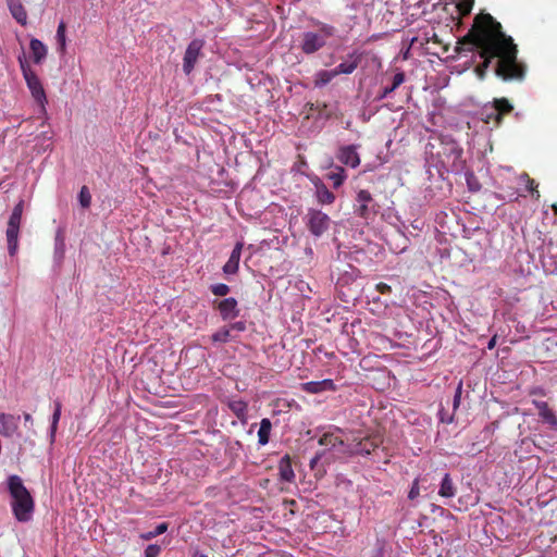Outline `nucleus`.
Here are the masks:
<instances>
[{
  "instance_id": "nucleus-1",
  "label": "nucleus",
  "mask_w": 557,
  "mask_h": 557,
  "mask_svg": "<svg viewBox=\"0 0 557 557\" xmlns=\"http://www.w3.org/2000/svg\"><path fill=\"white\" fill-rule=\"evenodd\" d=\"M459 44L470 46L469 50L478 49L484 59L476 67L483 76L491 61L497 59L495 73L504 81H521L525 74V66L518 61L517 45L510 36L503 32V27L490 13H481L474 17L471 29Z\"/></svg>"
},
{
  "instance_id": "nucleus-2",
  "label": "nucleus",
  "mask_w": 557,
  "mask_h": 557,
  "mask_svg": "<svg viewBox=\"0 0 557 557\" xmlns=\"http://www.w3.org/2000/svg\"><path fill=\"white\" fill-rule=\"evenodd\" d=\"M8 491L12 497L11 507L15 519L20 522H28L32 519L35 503L23 480L16 474L10 475Z\"/></svg>"
},
{
  "instance_id": "nucleus-3",
  "label": "nucleus",
  "mask_w": 557,
  "mask_h": 557,
  "mask_svg": "<svg viewBox=\"0 0 557 557\" xmlns=\"http://www.w3.org/2000/svg\"><path fill=\"white\" fill-rule=\"evenodd\" d=\"M335 33L336 28L333 25L315 21L314 28L299 35L297 48L306 55L314 54L326 47Z\"/></svg>"
},
{
  "instance_id": "nucleus-4",
  "label": "nucleus",
  "mask_w": 557,
  "mask_h": 557,
  "mask_svg": "<svg viewBox=\"0 0 557 557\" xmlns=\"http://www.w3.org/2000/svg\"><path fill=\"white\" fill-rule=\"evenodd\" d=\"M18 63L23 74V77L26 82V85L32 94V97L37 102L40 108V112L42 114L46 113V104H47V96L44 89V86L37 76V74L30 69L29 64L25 59L24 52L18 55Z\"/></svg>"
},
{
  "instance_id": "nucleus-5",
  "label": "nucleus",
  "mask_w": 557,
  "mask_h": 557,
  "mask_svg": "<svg viewBox=\"0 0 557 557\" xmlns=\"http://www.w3.org/2000/svg\"><path fill=\"white\" fill-rule=\"evenodd\" d=\"M513 110L512 104L506 98H495L491 106L485 104L481 112V120L486 123H494L495 126H500L505 115Z\"/></svg>"
},
{
  "instance_id": "nucleus-6",
  "label": "nucleus",
  "mask_w": 557,
  "mask_h": 557,
  "mask_svg": "<svg viewBox=\"0 0 557 557\" xmlns=\"http://www.w3.org/2000/svg\"><path fill=\"white\" fill-rule=\"evenodd\" d=\"M24 210V201L20 200L9 218L7 227V242L10 256H14L18 247V233Z\"/></svg>"
},
{
  "instance_id": "nucleus-7",
  "label": "nucleus",
  "mask_w": 557,
  "mask_h": 557,
  "mask_svg": "<svg viewBox=\"0 0 557 557\" xmlns=\"http://www.w3.org/2000/svg\"><path fill=\"white\" fill-rule=\"evenodd\" d=\"M379 203L373 199L371 193L367 189L357 191L354 205V212L357 216L369 220L377 214Z\"/></svg>"
},
{
  "instance_id": "nucleus-8",
  "label": "nucleus",
  "mask_w": 557,
  "mask_h": 557,
  "mask_svg": "<svg viewBox=\"0 0 557 557\" xmlns=\"http://www.w3.org/2000/svg\"><path fill=\"white\" fill-rule=\"evenodd\" d=\"M306 226L314 237L322 236L329 231L331 218L319 209H309L306 216Z\"/></svg>"
},
{
  "instance_id": "nucleus-9",
  "label": "nucleus",
  "mask_w": 557,
  "mask_h": 557,
  "mask_svg": "<svg viewBox=\"0 0 557 557\" xmlns=\"http://www.w3.org/2000/svg\"><path fill=\"white\" fill-rule=\"evenodd\" d=\"M203 46L205 40L200 38H195L188 44L183 58V71L186 75H189L195 69Z\"/></svg>"
},
{
  "instance_id": "nucleus-10",
  "label": "nucleus",
  "mask_w": 557,
  "mask_h": 557,
  "mask_svg": "<svg viewBox=\"0 0 557 557\" xmlns=\"http://www.w3.org/2000/svg\"><path fill=\"white\" fill-rule=\"evenodd\" d=\"M336 158L341 163L352 169L358 168L361 162L360 157L357 152L356 145H347L339 147L336 153Z\"/></svg>"
},
{
  "instance_id": "nucleus-11",
  "label": "nucleus",
  "mask_w": 557,
  "mask_h": 557,
  "mask_svg": "<svg viewBox=\"0 0 557 557\" xmlns=\"http://www.w3.org/2000/svg\"><path fill=\"white\" fill-rule=\"evenodd\" d=\"M216 309L224 321L233 320L239 314L237 300L233 297L216 302Z\"/></svg>"
},
{
  "instance_id": "nucleus-12",
  "label": "nucleus",
  "mask_w": 557,
  "mask_h": 557,
  "mask_svg": "<svg viewBox=\"0 0 557 557\" xmlns=\"http://www.w3.org/2000/svg\"><path fill=\"white\" fill-rule=\"evenodd\" d=\"M300 388L302 392H306L308 394H320L322 392H335L336 385L333 380L325 379L322 381H311L306 382L300 385Z\"/></svg>"
},
{
  "instance_id": "nucleus-13",
  "label": "nucleus",
  "mask_w": 557,
  "mask_h": 557,
  "mask_svg": "<svg viewBox=\"0 0 557 557\" xmlns=\"http://www.w3.org/2000/svg\"><path fill=\"white\" fill-rule=\"evenodd\" d=\"M532 404L537 409V413L542 421L549 425L552 430L557 431V417L553 409L549 408L548 404L543 400L533 399Z\"/></svg>"
},
{
  "instance_id": "nucleus-14",
  "label": "nucleus",
  "mask_w": 557,
  "mask_h": 557,
  "mask_svg": "<svg viewBox=\"0 0 557 557\" xmlns=\"http://www.w3.org/2000/svg\"><path fill=\"white\" fill-rule=\"evenodd\" d=\"M20 417L0 413V435L11 437L18 429Z\"/></svg>"
},
{
  "instance_id": "nucleus-15",
  "label": "nucleus",
  "mask_w": 557,
  "mask_h": 557,
  "mask_svg": "<svg viewBox=\"0 0 557 557\" xmlns=\"http://www.w3.org/2000/svg\"><path fill=\"white\" fill-rule=\"evenodd\" d=\"M243 243L238 242L233 248L227 262L223 265L225 274H235L239 268V260L242 256Z\"/></svg>"
},
{
  "instance_id": "nucleus-16",
  "label": "nucleus",
  "mask_w": 557,
  "mask_h": 557,
  "mask_svg": "<svg viewBox=\"0 0 557 557\" xmlns=\"http://www.w3.org/2000/svg\"><path fill=\"white\" fill-rule=\"evenodd\" d=\"M348 58L349 61L342 62L336 67H334L336 76L341 74H351L361 62L362 54L355 51L350 53Z\"/></svg>"
},
{
  "instance_id": "nucleus-17",
  "label": "nucleus",
  "mask_w": 557,
  "mask_h": 557,
  "mask_svg": "<svg viewBox=\"0 0 557 557\" xmlns=\"http://www.w3.org/2000/svg\"><path fill=\"white\" fill-rule=\"evenodd\" d=\"M381 444V438L379 436H367L358 442L355 447V451L360 455H370Z\"/></svg>"
},
{
  "instance_id": "nucleus-18",
  "label": "nucleus",
  "mask_w": 557,
  "mask_h": 557,
  "mask_svg": "<svg viewBox=\"0 0 557 557\" xmlns=\"http://www.w3.org/2000/svg\"><path fill=\"white\" fill-rule=\"evenodd\" d=\"M7 3L13 18L22 26H25L27 24V12L21 0H7Z\"/></svg>"
},
{
  "instance_id": "nucleus-19",
  "label": "nucleus",
  "mask_w": 557,
  "mask_h": 557,
  "mask_svg": "<svg viewBox=\"0 0 557 557\" xmlns=\"http://www.w3.org/2000/svg\"><path fill=\"white\" fill-rule=\"evenodd\" d=\"M29 49L32 60L36 64H40L47 57V46L37 38H32L29 41Z\"/></svg>"
},
{
  "instance_id": "nucleus-20",
  "label": "nucleus",
  "mask_w": 557,
  "mask_h": 557,
  "mask_svg": "<svg viewBox=\"0 0 557 557\" xmlns=\"http://www.w3.org/2000/svg\"><path fill=\"white\" fill-rule=\"evenodd\" d=\"M278 473L282 481L292 482L295 479L289 455H284L280 460Z\"/></svg>"
},
{
  "instance_id": "nucleus-21",
  "label": "nucleus",
  "mask_w": 557,
  "mask_h": 557,
  "mask_svg": "<svg viewBox=\"0 0 557 557\" xmlns=\"http://www.w3.org/2000/svg\"><path fill=\"white\" fill-rule=\"evenodd\" d=\"M230 410L236 416V418L243 422L247 419L248 405L242 399H232L227 401Z\"/></svg>"
},
{
  "instance_id": "nucleus-22",
  "label": "nucleus",
  "mask_w": 557,
  "mask_h": 557,
  "mask_svg": "<svg viewBox=\"0 0 557 557\" xmlns=\"http://www.w3.org/2000/svg\"><path fill=\"white\" fill-rule=\"evenodd\" d=\"M405 82V73L398 72L393 76L392 84L382 89V91L376 96V100L385 99L389 94L395 91L403 83Z\"/></svg>"
},
{
  "instance_id": "nucleus-23",
  "label": "nucleus",
  "mask_w": 557,
  "mask_h": 557,
  "mask_svg": "<svg viewBox=\"0 0 557 557\" xmlns=\"http://www.w3.org/2000/svg\"><path fill=\"white\" fill-rule=\"evenodd\" d=\"M315 188L319 203L332 205L335 201V195L323 183L315 184Z\"/></svg>"
},
{
  "instance_id": "nucleus-24",
  "label": "nucleus",
  "mask_w": 557,
  "mask_h": 557,
  "mask_svg": "<svg viewBox=\"0 0 557 557\" xmlns=\"http://www.w3.org/2000/svg\"><path fill=\"white\" fill-rule=\"evenodd\" d=\"M272 423L270 419L263 418L260 421V428L258 431V443L261 446H264L270 441V434H271Z\"/></svg>"
},
{
  "instance_id": "nucleus-25",
  "label": "nucleus",
  "mask_w": 557,
  "mask_h": 557,
  "mask_svg": "<svg viewBox=\"0 0 557 557\" xmlns=\"http://www.w3.org/2000/svg\"><path fill=\"white\" fill-rule=\"evenodd\" d=\"M326 178L332 182L334 188L341 187L347 178L344 168L335 166L334 171L326 174Z\"/></svg>"
},
{
  "instance_id": "nucleus-26",
  "label": "nucleus",
  "mask_w": 557,
  "mask_h": 557,
  "mask_svg": "<svg viewBox=\"0 0 557 557\" xmlns=\"http://www.w3.org/2000/svg\"><path fill=\"white\" fill-rule=\"evenodd\" d=\"M55 40L58 45V52L64 54L66 51V24L61 21L57 28Z\"/></svg>"
},
{
  "instance_id": "nucleus-27",
  "label": "nucleus",
  "mask_w": 557,
  "mask_h": 557,
  "mask_svg": "<svg viewBox=\"0 0 557 557\" xmlns=\"http://www.w3.org/2000/svg\"><path fill=\"white\" fill-rule=\"evenodd\" d=\"M456 488L453 480L448 473H446L442 480L441 487L438 491L440 496L450 498L455 495Z\"/></svg>"
},
{
  "instance_id": "nucleus-28",
  "label": "nucleus",
  "mask_w": 557,
  "mask_h": 557,
  "mask_svg": "<svg viewBox=\"0 0 557 557\" xmlns=\"http://www.w3.org/2000/svg\"><path fill=\"white\" fill-rule=\"evenodd\" d=\"M336 77V72L333 70H321L314 76V86L322 87L327 85L333 78Z\"/></svg>"
},
{
  "instance_id": "nucleus-29",
  "label": "nucleus",
  "mask_w": 557,
  "mask_h": 557,
  "mask_svg": "<svg viewBox=\"0 0 557 557\" xmlns=\"http://www.w3.org/2000/svg\"><path fill=\"white\" fill-rule=\"evenodd\" d=\"M519 181L525 184V189L532 195L534 199L537 200L541 197L540 191L537 189V184L533 178L529 176L528 173L520 174Z\"/></svg>"
},
{
  "instance_id": "nucleus-30",
  "label": "nucleus",
  "mask_w": 557,
  "mask_h": 557,
  "mask_svg": "<svg viewBox=\"0 0 557 557\" xmlns=\"http://www.w3.org/2000/svg\"><path fill=\"white\" fill-rule=\"evenodd\" d=\"M61 411H62V404H61V401H59V400L54 401V410H53V413H52L51 426H50L51 441L54 440V436H55V433H57V430H58V424H59V421H60V418H61Z\"/></svg>"
},
{
  "instance_id": "nucleus-31",
  "label": "nucleus",
  "mask_w": 557,
  "mask_h": 557,
  "mask_svg": "<svg viewBox=\"0 0 557 557\" xmlns=\"http://www.w3.org/2000/svg\"><path fill=\"white\" fill-rule=\"evenodd\" d=\"M319 444L322 446L336 447L338 445H343L344 442L338 436H335L333 433H324L319 438Z\"/></svg>"
},
{
  "instance_id": "nucleus-32",
  "label": "nucleus",
  "mask_w": 557,
  "mask_h": 557,
  "mask_svg": "<svg viewBox=\"0 0 557 557\" xmlns=\"http://www.w3.org/2000/svg\"><path fill=\"white\" fill-rule=\"evenodd\" d=\"M169 524L166 522H162L156 527L153 531H149L140 534V539L144 541H149L158 535H161L168 531Z\"/></svg>"
},
{
  "instance_id": "nucleus-33",
  "label": "nucleus",
  "mask_w": 557,
  "mask_h": 557,
  "mask_svg": "<svg viewBox=\"0 0 557 557\" xmlns=\"http://www.w3.org/2000/svg\"><path fill=\"white\" fill-rule=\"evenodd\" d=\"M211 338L213 342L226 343L231 339V329L222 327L213 333Z\"/></svg>"
},
{
  "instance_id": "nucleus-34",
  "label": "nucleus",
  "mask_w": 557,
  "mask_h": 557,
  "mask_svg": "<svg viewBox=\"0 0 557 557\" xmlns=\"http://www.w3.org/2000/svg\"><path fill=\"white\" fill-rule=\"evenodd\" d=\"M474 5V0H458L457 9L460 15L466 16L470 14Z\"/></svg>"
},
{
  "instance_id": "nucleus-35",
  "label": "nucleus",
  "mask_w": 557,
  "mask_h": 557,
  "mask_svg": "<svg viewBox=\"0 0 557 557\" xmlns=\"http://www.w3.org/2000/svg\"><path fill=\"white\" fill-rule=\"evenodd\" d=\"M79 205L83 208H89L91 203V195L87 186H83L78 194Z\"/></svg>"
},
{
  "instance_id": "nucleus-36",
  "label": "nucleus",
  "mask_w": 557,
  "mask_h": 557,
  "mask_svg": "<svg viewBox=\"0 0 557 557\" xmlns=\"http://www.w3.org/2000/svg\"><path fill=\"white\" fill-rule=\"evenodd\" d=\"M211 292L215 296H226L230 293V286L224 283H219L210 287Z\"/></svg>"
},
{
  "instance_id": "nucleus-37",
  "label": "nucleus",
  "mask_w": 557,
  "mask_h": 557,
  "mask_svg": "<svg viewBox=\"0 0 557 557\" xmlns=\"http://www.w3.org/2000/svg\"><path fill=\"white\" fill-rule=\"evenodd\" d=\"M161 553V547L157 544H150L145 549V557H158Z\"/></svg>"
},
{
  "instance_id": "nucleus-38",
  "label": "nucleus",
  "mask_w": 557,
  "mask_h": 557,
  "mask_svg": "<svg viewBox=\"0 0 557 557\" xmlns=\"http://www.w3.org/2000/svg\"><path fill=\"white\" fill-rule=\"evenodd\" d=\"M420 494V488H419V481L418 479H416L413 482H412V485H411V488L408 493V498L413 500L416 499Z\"/></svg>"
},
{
  "instance_id": "nucleus-39",
  "label": "nucleus",
  "mask_w": 557,
  "mask_h": 557,
  "mask_svg": "<svg viewBox=\"0 0 557 557\" xmlns=\"http://www.w3.org/2000/svg\"><path fill=\"white\" fill-rule=\"evenodd\" d=\"M461 393H462V383L460 382L456 388V392H455V395H454V401H453V407H454V410H456L459 405H460V400H461Z\"/></svg>"
},
{
  "instance_id": "nucleus-40",
  "label": "nucleus",
  "mask_w": 557,
  "mask_h": 557,
  "mask_svg": "<svg viewBox=\"0 0 557 557\" xmlns=\"http://www.w3.org/2000/svg\"><path fill=\"white\" fill-rule=\"evenodd\" d=\"M326 108H327L326 103L317 102L315 104H311V110H315L319 112V114L324 115L326 119H329L331 116V114L325 113Z\"/></svg>"
},
{
  "instance_id": "nucleus-41",
  "label": "nucleus",
  "mask_w": 557,
  "mask_h": 557,
  "mask_svg": "<svg viewBox=\"0 0 557 557\" xmlns=\"http://www.w3.org/2000/svg\"><path fill=\"white\" fill-rule=\"evenodd\" d=\"M376 290L383 295L389 294L392 292V287L388 284L381 282L376 284Z\"/></svg>"
},
{
  "instance_id": "nucleus-42",
  "label": "nucleus",
  "mask_w": 557,
  "mask_h": 557,
  "mask_svg": "<svg viewBox=\"0 0 557 557\" xmlns=\"http://www.w3.org/2000/svg\"><path fill=\"white\" fill-rule=\"evenodd\" d=\"M228 329H231V331L244 332L246 330V323L243 321H238V322L232 323L228 326Z\"/></svg>"
},
{
  "instance_id": "nucleus-43",
  "label": "nucleus",
  "mask_w": 557,
  "mask_h": 557,
  "mask_svg": "<svg viewBox=\"0 0 557 557\" xmlns=\"http://www.w3.org/2000/svg\"><path fill=\"white\" fill-rule=\"evenodd\" d=\"M530 395H541V396H545V392L543 388L541 387H536V388H533L530 391Z\"/></svg>"
},
{
  "instance_id": "nucleus-44",
  "label": "nucleus",
  "mask_w": 557,
  "mask_h": 557,
  "mask_svg": "<svg viewBox=\"0 0 557 557\" xmlns=\"http://www.w3.org/2000/svg\"><path fill=\"white\" fill-rule=\"evenodd\" d=\"M497 337L494 335L487 343V349L492 350L496 345Z\"/></svg>"
},
{
  "instance_id": "nucleus-45",
  "label": "nucleus",
  "mask_w": 557,
  "mask_h": 557,
  "mask_svg": "<svg viewBox=\"0 0 557 557\" xmlns=\"http://www.w3.org/2000/svg\"><path fill=\"white\" fill-rule=\"evenodd\" d=\"M321 454H318L311 461H310V467L313 468L315 466V463L319 461V459L321 458Z\"/></svg>"
},
{
  "instance_id": "nucleus-46",
  "label": "nucleus",
  "mask_w": 557,
  "mask_h": 557,
  "mask_svg": "<svg viewBox=\"0 0 557 557\" xmlns=\"http://www.w3.org/2000/svg\"><path fill=\"white\" fill-rule=\"evenodd\" d=\"M23 418H24L25 422H32L33 421V418H32L30 413L25 412L23 414Z\"/></svg>"
},
{
  "instance_id": "nucleus-47",
  "label": "nucleus",
  "mask_w": 557,
  "mask_h": 557,
  "mask_svg": "<svg viewBox=\"0 0 557 557\" xmlns=\"http://www.w3.org/2000/svg\"><path fill=\"white\" fill-rule=\"evenodd\" d=\"M552 208H553L554 212L557 213V205H553Z\"/></svg>"
},
{
  "instance_id": "nucleus-48",
  "label": "nucleus",
  "mask_w": 557,
  "mask_h": 557,
  "mask_svg": "<svg viewBox=\"0 0 557 557\" xmlns=\"http://www.w3.org/2000/svg\"><path fill=\"white\" fill-rule=\"evenodd\" d=\"M350 125H351V122H347V124H346V128H349V127H350Z\"/></svg>"
},
{
  "instance_id": "nucleus-49",
  "label": "nucleus",
  "mask_w": 557,
  "mask_h": 557,
  "mask_svg": "<svg viewBox=\"0 0 557 557\" xmlns=\"http://www.w3.org/2000/svg\"><path fill=\"white\" fill-rule=\"evenodd\" d=\"M289 504L295 505L296 502L294 499L289 500Z\"/></svg>"
},
{
  "instance_id": "nucleus-50",
  "label": "nucleus",
  "mask_w": 557,
  "mask_h": 557,
  "mask_svg": "<svg viewBox=\"0 0 557 557\" xmlns=\"http://www.w3.org/2000/svg\"><path fill=\"white\" fill-rule=\"evenodd\" d=\"M201 557H208V556H206V555H202Z\"/></svg>"
}]
</instances>
